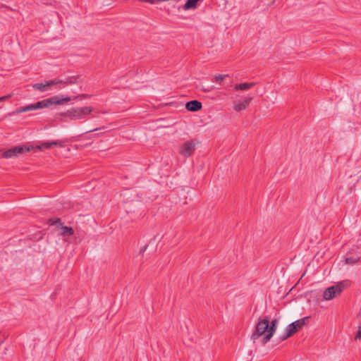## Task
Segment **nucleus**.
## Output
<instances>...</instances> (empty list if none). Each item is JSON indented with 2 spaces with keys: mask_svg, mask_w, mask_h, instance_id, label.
<instances>
[{
  "mask_svg": "<svg viewBox=\"0 0 361 361\" xmlns=\"http://www.w3.org/2000/svg\"><path fill=\"white\" fill-rule=\"evenodd\" d=\"M279 321L277 319H273L269 322L268 317L259 318L255 325V330L251 336V338L255 341L262 336H264L262 338V343L266 344L273 337L275 334Z\"/></svg>",
  "mask_w": 361,
  "mask_h": 361,
  "instance_id": "f257e3e1",
  "label": "nucleus"
},
{
  "mask_svg": "<svg viewBox=\"0 0 361 361\" xmlns=\"http://www.w3.org/2000/svg\"><path fill=\"white\" fill-rule=\"evenodd\" d=\"M71 100V97L68 96H64L63 94L55 95L49 98L38 101L35 104L18 108L15 111H13V114H19L29 111L48 108L52 105H62L69 102Z\"/></svg>",
  "mask_w": 361,
  "mask_h": 361,
  "instance_id": "f03ea898",
  "label": "nucleus"
},
{
  "mask_svg": "<svg viewBox=\"0 0 361 361\" xmlns=\"http://www.w3.org/2000/svg\"><path fill=\"white\" fill-rule=\"evenodd\" d=\"M92 111L93 108L92 106L72 107L65 112L57 114L56 118L62 122L68 121L66 118H69L70 121L85 119L87 116L90 115Z\"/></svg>",
  "mask_w": 361,
  "mask_h": 361,
  "instance_id": "7ed1b4c3",
  "label": "nucleus"
},
{
  "mask_svg": "<svg viewBox=\"0 0 361 361\" xmlns=\"http://www.w3.org/2000/svg\"><path fill=\"white\" fill-rule=\"evenodd\" d=\"M32 149H34V146L27 145H17L12 147L4 152L0 150V157L8 159L13 157H18L25 152H30Z\"/></svg>",
  "mask_w": 361,
  "mask_h": 361,
  "instance_id": "20e7f679",
  "label": "nucleus"
},
{
  "mask_svg": "<svg viewBox=\"0 0 361 361\" xmlns=\"http://www.w3.org/2000/svg\"><path fill=\"white\" fill-rule=\"evenodd\" d=\"M309 319V317H305L289 324L286 328L284 334L280 336V340L284 341L290 337L295 332L298 331L306 324V322L308 321Z\"/></svg>",
  "mask_w": 361,
  "mask_h": 361,
  "instance_id": "39448f33",
  "label": "nucleus"
},
{
  "mask_svg": "<svg viewBox=\"0 0 361 361\" xmlns=\"http://www.w3.org/2000/svg\"><path fill=\"white\" fill-rule=\"evenodd\" d=\"M199 143L200 142L194 138L180 144L179 146V154L185 158L191 157Z\"/></svg>",
  "mask_w": 361,
  "mask_h": 361,
  "instance_id": "423d86ee",
  "label": "nucleus"
},
{
  "mask_svg": "<svg viewBox=\"0 0 361 361\" xmlns=\"http://www.w3.org/2000/svg\"><path fill=\"white\" fill-rule=\"evenodd\" d=\"M346 286L345 281H341L334 286L327 288L323 293V298L326 300H330L339 295L345 289Z\"/></svg>",
  "mask_w": 361,
  "mask_h": 361,
  "instance_id": "0eeeda50",
  "label": "nucleus"
},
{
  "mask_svg": "<svg viewBox=\"0 0 361 361\" xmlns=\"http://www.w3.org/2000/svg\"><path fill=\"white\" fill-rule=\"evenodd\" d=\"M253 99V97H247L243 100L237 102L233 106V109L236 111H240L245 109Z\"/></svg>",
  "mask_w": 361,
  "mask_h": 361,
  "instance_id": "6e6552de",
  "label": "nucleus"
},
{
  "mask_svg": "<svg viewBox=\"0 0 361 361\" xmlns=\"http://www.w3.org/2000/svg\"><path fill=\"white\" fill-rule=\"evenodd\" d=\"M202 107V104L197 100H191L185 104V109L192 112H195L200 110Z\"/></svg>",
  "mask_w": 361,
  "mask_h": 361,
  "instance_id": "1a4fd4ad",
  "label": "nucleus"
},
{
  "mask_svg": "<svg viewBox=\"0 0 361 361\" xmlns=\"http://www.w3.org/2000/svg\"><path fill=\"white\" fill-rule=\"evenodd\" d=\"M58 146V142H53V141H46L42 142L40 145H38L35 147H34V151L36 152L37 150H43L44 149H49L52 147H56Z\"/></svg>",
  "mask_w": 361,
  "mask_h": 361,
  "instance_id": "9d476101",
  "label": "nucleus"
},
{
  "mask_svg": "<svg viewBox=\"0 0 361 361\" xmlns=\"http://www.w3.org/2000/svg\"><path fill=\"white\" fill-rule=\"evenodd\" d=\"M257 83L255 82H243L236 84L234 86L233 90L235 91L242 90V91H246L250 90V88L253 87Z\"/></svg>",
  "mask_w": 361,
  "mask_h": 361,
  "instance_id": "9b49d317",
  "label": "nucleus"
},
{
  "mask_svg": "<svg viewBox=\"0 0 361 361\" xmlns=\"http://www.w3.org/2000/svg\"><path fill=\"white\" fill-rule=\"evenodd\" d=\"M200 0H187L185 4L180 6L178 9L183 8L185 11L195 9L197 7V3Z\"/></svg>",
  "mask_w": 361,
  "mask_h": 361,
  "instance_id": "f8f14e48",
  "label": "nucleus"
},
{
  "mask_svg": "<svg viewBox=\"0 0 361 361\" xmlns=\"http://www.w3.org/2000/svg\"><path fill=\"white\" fill-rule=\"evenodd\" d=\"M68 85L79 84L83 82L84 78L81 75L68 76Z\"/></svg>",
  "mask_w": 361,
  "mask_h": 361,
  "instance_id": "ddd939ff",
  "label": "nucleus"
},
{
  "mask_svg": "<svg viewBox=\"0 0 361 361\" xmlns=\"http://www.w3.org/2000/svg\"><path fill=\"white\" fill-rule=\"evenodd\" d=\"M74 231L71 227L61 226L59 235L63 236H71L73 235Z\"/></svg>",
  "mask_w": 361,
  "mask_h": 361,
  "instance_id": "4468645a",
  "label": "nucleus"
},
{
  "mask_svg": "<svg viewBox=\"0 0 361 361\" xmlns=\"http://www.w3.org/2000/svg\"><path fill=\"white\" fill-rule=\"evenodd\" d=\"M32 87L35 90H39L41 92H44L47 90V82L45 83H35L32 85Z\"/></svg>",
  "mask_w": 361,
  "mask_h": 361,
  "instance_id": "2eb2a0df",
  "label": "nucleus"
},
{
  "mask_svg": "<svg viewBox=\"0 0 361 361\" xmlns=\"http://www.w3.org/2000/svg\"><path fill=\"white\" fill-rule=\"evenodd\" d=\"M359 262H360V257H348L345 259V264L350 265H353Z\"/></svg>",
  "mask_w": 361,
  "mask_h": 361,
  "instance_id": "dca6fc26",
  "label": "nucleus"
},
{
  "mask_svg": "<svg viewBox=\"0 0 361 361\" xmlns=\"http://www.w3.org/2000/svg\"><path fill=\"white\" fill-rule=\"evenodd\" d=\"M227 77H228V75H227V74H226V75H221V74L215 75L214 80L216 82L220 83L221 82L223 81L224 79H225Z\"/></svg>",
  "mask_w": 361,
  "mask_h": 361,
  "instance_id": "f3484780",
  "label": "nucleus"
},
{
  "mask_svg": "<svg viewBox=\"0 0 361 361\" xmlns=\"http://www.w3.org/2000/svg\"><path fill=\"white\" fill-rule=\"evenodd\" d=\"M61 82H62V81H61L60 79H59V78H56L54 80L47 81V84L48 87H51V86H53V85H55L57 84H60Z\"/></svg>",
  "mask_w": 361,
  "mask_h": 361,
  "instance_id": "a211bd4d",
  "label": "nucleus"
},
{
  "mask_svg": "<svg viewBox=\"0 0 361 361\" xmlns=\"http://www.w3.org/2000/svg\"><path fill=\"white\" fill-rule=\"evenodd\" d=\"M49 221L51 225H61V221L60 219H51L49 220Z\"/></svg>",
  "mask_w": 361,
  "mask_h": 361,
  "instance_id": "6ab92c4d",
  "label": "nucleus"
},
{
  "mask_svg": "<svg viewBox=\"0 0 361 361\" xmlns=\"http://www.w3.org/2000/svg\"><path fill=\"white\" fill-rule=\"evenodd\" d=\"M91 95L87 94H81L78 96L74 97V99H87L90 98Z\"/></svg>",
  "mask_w": 361,
  "mask_h": 361,
  "instance_id": "aec40b11",
  "label": "nucleus"
},
{
  "mask_svg": "<svg viewBox=\"0 0 361 361\" xmlns=\"http://www.w3.org/2000/svg\"><path fill=\"white\" fill-rule=\"evenodd\" d=\"M140 2L149 3L151 4H154L155 3L159 2L160 0H138Z\"/></svg>",
  "mask_w": 361,
  "mask_h": 361,
  "instance_id": "412c9836",
  "label": "nucleus"
},
{
  "mask_svg": "<svg viewBox=\"0 0 361 361\" xmlns=\"http://www.w3.org/2000/svg\"><path fill=\"white\" fill-rule=\"evenodd\" d=\"M61 81H62V82L61 84H63V87L68 85V77L65 78L64 79H60Z\"/></svg>",
  "mask_w": 361,
  "mask_h": 361,
  "instance_id": "4be33fe9",
  "label": "nucleus"
},
{
  "mask_svg": "<svg viewBox=\"0 0 361 361\" xmlns=\"http://www.w3.org/2000/svg\"><path fill=\"white\" fill-rule=\"evenodd\" d=\"M361 338V325L358 327V330L357 332V334L355 336V339H360Z\"/></svg>",
  "mask_w": 361,
  "mask_h": 361,
  "instance_id": "5701e85b",
  "label": "nucleus"
},
{
  "mask_svg": "<svg viewBox=\"0 0 361 361\" xmlns=\"http://www.w3.org/2000/svg\"><path fill=\"white\" fill-rule=\"evenodd\" d=\"M11 97V94H7L0 97V102L7 100Z\"/></svg>",
  "mask_w": 361,
  "mask_h": 361,
  "instance_id": "b1692460",
  "label": "nucleus"
},
{
  "mask_svg": "<svg viewBox=\"0 0 361 361\" xmlns=\"http://www.w3.org/2000/svg\"><path fill=\"white\" fill-rule=\"evenodd\" d=\"M55 142H58V146L61 147H64V142L61 140H56Z\"/></svg>",
  "mask_w": 361,
  "mask_h": 361,
  "instance_id": "393cba45",
  "label": "nucleus"
},
{
  "mask_svg": "<svg viewBox=\"0 0 361 361\" xmlns=\"http://www.w3.org/2000/svg\"><path fill=\"white\" fill-rule=\"evenodd\" d=\"M99 129H101V128H94V129H92V130H88V131H86L85 133H91V132L97 131V130H99Z\"/></svg>",
  "mask_w": 361,
  "mask_h": 361,
  "instance_id": "a878e982",
  "label": "nucleus"
},
{
  "mask_svg": "<svg viewBox=\"0 0 361 361\" xmlns=\"http://www.w3.org/2000/svg\"><path fill=\"white\" fill-rule=\"evenodd\" d=\"M147 247L145 246L141 248V252H145V250H146Z\"/></svg>",
  "mask_w": 361,
  "mask_h": 361,
  "instance_id": "bb28decb",
  "label": "nucleus"
},
{
  "mask_svg": "<svg viewBox=\"0 0 361 361\" xmlns=\"http://www.w3.org/2000/svg\"><path fill=\"white\" fill-rule=\"evenodd\" d=\"M203 90H204V92H208V91H209V90H207V87H204V89H203Z\"/></svg>",
  "mask_w": 361,
  "mask_h": 361,
  "instance_id": "cd10ccee",
  "label": "nucleus"
},
{
  "mask_svg": "<svg viewBox=\"0 0 361 361\" xmlns=\"http://www.w3.org/2000/svg\"><path fill=\"white\" fill-rule=\"evenodd\" d=\"M203 90H204V92H208V91H209V90H207V87H204V89H203Z\"/></svg>",
  "mask_w": 361,
  "mask_h": 361,
  "instance_id": "c85d7f7f",
  "label": "nucleus"
}]
</instances>
